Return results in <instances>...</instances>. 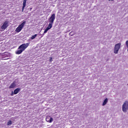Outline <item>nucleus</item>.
Wrapping results in <instances>:
<instances>
[{"label": "nucleus", "instance_id": "obj_8", "mask_svg": "<svg viewBox=\"0 0 128 128\" xmlns=\"http://www.w3.org/2000/svg\"><path fill=\"white\" fill-rule=\"evenodd\" d=\"M16 82H14L10 86L9 88H16Z\"/></svg>", "mask_w": 128, "mask_h": 128}, {"label": "nucleus", "instance_id": "obj_12", "mask_svg": "<svg viewBox=\"0 0 128 128\" xmlns=\"http://www.w3.org/2000/svg\"><path fill=\"white\" fill-rule=\"evenodd\" d=\"M36 36H38V34H36L34 36H32L28 40V41L30 42V40H34V38H36Z\"/></svg>", "mask_w": 128, "mask_h": 128}, {"label": "nucleus", "instance_id": "obj_5", "mask_svg": "<svg viewBox=\"0 0 128 128\" xmlns=\"http://www.w3.org/2000/svg\"><path fill=\"white\" fill-rule=\"evenodd\" d=\"M8 27V21H5L0 27V32H4L6 28Z\"/></svg>", "mask_w": 128, "mask_h": 128}, {"label": "nucleus", "instance_id": "obj_2", "mask_svg": "<svg viewBox=\"0 0 128 128\" xmlns=\"http://www.w3.org/2000/svg\"><path fill=\"white\" fill-rule=\"evenodd\" d=\"M28 46H30V43L23 44H21L18 48V50L16 51V54H20Z\"/></svg>", "mask_w": 128, "mask_h": 128}, {"label": "nucleus", "instance_id": "obj_4", "mask_svg": "<svg viewBox=\"0 0 128 128\" xmlns=\"http://www.w3.org/2000/svg\"><path fill=\"white\" fill-rule=\"evenodd\" d=\"M26 21H24L20 25L18 26V27L16 29L15 32H20L22 28H24V26L26 24Z\"/></svg>", "mask_w": 128, "mask_h": 128}, {"label": "nucleus", "instance_id": "obj_20", "mask_svg": "<svg viewBox=\"0 0 128 128\" xmlns=\"http://www.w3.org/2000/svg\"><path fill=\"white\" fill-rule=\"evenodd\" d=\"M127 50L128 51V49H127Z\"/></svg>", "mask_w": 128, "mask_h": 128}, {"label": "nucleus", "instance_id": "obj_17", "mask_svg": "<svg viewBox=\"0 0 128 128\" xmlns=\"http://www.w3.org/2000/svg\"><path fill=\"white\" fill-rule=\"evenodd\" d=\"M109 2H114V0H108Z\"/></svg>", "mask_w": 128, "mask_h": 128}, {"label": "nucleus", "instance_id": "obj_14", "mask_svg": "<svg viewBox=\"0 0 128 128\" xmlns=\"http://www.w3.org/2000/svg\"><path fill=\"white\" fill-rule=\"evenodd\" d=\"M14 91H12V92H11V94L10 96H14Z\"/></svg>", "mask_w": 128, "mask_h": 128}, {"label": "nucleus", "instance_id": "obj_6", "mask_svg": "<svg viewBox=\"0 0 128 128\" xmlns=\"http://www.w3.org/2000/svg\"><path fill=\"white\" fill-rule=\"evenodd\" d=\"M128 110V102H125L122 106V110L124 112H126Z\"/></svg>", "mask_w": 128, "mask_h": 128}, {"label": "nucleus", "instance_id": "obj_18", "mask_svg": "<svg viewBox=\"0 0 128 128\" xmlns=\"http://www.w3.org/2000/svg\"><path fill=\"white\" fill-rule=\"evenodd\" d=\"M70 34H72V32H70Z\"/></svg>", "mask_w": 128, "mask_h": 128}, {"label": "nucleus", "instance_id": "obj_15", "mask_svg": "<svg viewBox=\"0 0 128 128\" xmlns=\"http://www.w3.org/2000/svg\"><path fill=\"white\" fill-rule=\"evenodd\" d=\"M50 62H52V58L50 57Z\"/></svg>", "mask_w": 128, "mask_h": 128}, {"label": "nucleus", "instance_id": "obj_10", "mask_svg": "<svg viewBox=\"0 0 128 128\" xmlns=\"http://www.w3.org/2000/svg\"><path fill=\"white\" fill-rule=\"evenodd\" d=\"M26 0H23V6L22 8V12H24V8H26Z\"/></svg>", "mask_w": 128, "mask_h": 128}, {"label": "nucleus", "instance_id": "obj_7", "mask_svg": "<svg viewBox=\"0 0 128 128\" xmlns=\"http://www.w3.org/2000/svg\"><path fill=\"white\" fill-rule=\"evenodd\" d=\"M46 120L47 122L52 123L54 122V118L50 116H46Z\"/></svg>", "mask_w": 128, "mask_h": 128}, {"label": "nucleus", "instance_id": "obj_9", "mask_svg": "<svg viewBox=\"0 0 128 128\" xmlns=\"http://www.w3.org/2000/svg\"><path fill=\"white\" fill-rule=\"evenodd\" d=\"M108 98H106L102 104V106H106V104H108Z\"/></svg>", "mask_w": 128, "mask_h": 128}, {"label": "nucleus", "instance_id": "obj_11", "mask_svg": "<svg viewBox=\"0 0 128 128\" xmlns=\"http://www.w3.org/2000/svg\"><path fill=\"white\" fill-rule=\"evenodd\" d=\"M19 92H20V88H16L15 90H14V94H18Z\"/></svg>", "mask_w": 128, "mask_h": 128}, {"label": "nucleus", "instance_id": "obj_13", "mask_svg": "<svg viewBox=\"0 0 128 128\" xmlns=\"http://www.w3.org/2000/svg\"><path fill=\"white\" fill-rule=\"evenodd\" d=\"M12 121L10 120L9 122H8L7 125H8V126H12Z\"/></svg>", "mask_w": 128, "mask_h": 128}, {"label": "nucleus", "instance_id": "obj_19", "mask_svg": "<svg viewBox=\"0 0 128 128\" xmlns=\"http://www.w3.org/2000/svg\"><path fill=\"white\" fill-rule=\"evenodd\" d=\"M70 34H72V32H70Z\"/></svg>", "mask_w": 128, "mask_h": 128}, {"label": "nucleus", "instance_id": "obj_16", "mask_svg": "<svg viewBox=\"0 0 128 128\" xmlns=\"http://www.w3.org/2000/svg\"><path fill=\"white\" fill-rule=\"evenodd\" d=\"M126 46L127 48H128V40H127L126 42Z\"/></svg>", "mask_w": 128, "mask_h": 128}, {"label": "nucleus", "instance_id": "obj_1", "mask_svg": "<svg viewBox=\"0 0 128 128\" xmlns=\"http://www.w3.org/2000/svg\"><path fill=\"white\" fill-rule=\"evenodd\" d=\"M56 20V14H52L51 16L48 18V20L49 22V24H48V27L45 29L43 34H46L49 30H50L52 28V24H54V22Z\"/></svg>", "mask_w": 128, "mask_h": 128}, {"label": "nucleus", "instance_id": "obj_3", "mask_svg": "<svg viewBox=\"0 0 128 128\" xmlns=\"http://www.w3.org/2000/svg\"><path fill=\"white\" fill-rule=\"evenodd\" d=\"M122 46V43L120 42L116 44L114 47V52L116 54H118V51L120 50V47Z\"/></svg>", "mask_w": 128, "mask_h": 128}]
</instances>
